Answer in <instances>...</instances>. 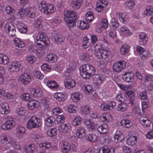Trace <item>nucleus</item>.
Here are the masks:
<instances>
[{"label": "nucleus", "mask_w": 153, "mask_h": 153, "mask_svg": "<svg viewBox=\"0 0 153 153\" xmlns=\"http://www.w3.org/2000/svg\"><path fill=\"white\" fill-rule=\"evenodd\" d=\"M57 130L55 128L50 129L47 131V134L50 137L56 136V134Z\"/></svg>", "instance_id": "49"}, {"label": "nucleus", "mask_w": 153, "mask_h": 153, "mask_svg": "<svg viewBox=\"0 0 153 153\" xmlns=\"http://www.w3.org/2000/svg\"><path fill=\"white\" fill-rule=\"evenodd\" d=\"M71 149L70 144L66 142H64L62 146V152L63 153H68Z\"/></svg>", "instance_id": "26"}, {"label": "nucleus", "mask_w": 153, "mask_h": 153, "mask_svg": "<svg viewBox=\"0 0 153 153\" xmlns=\"http://www.w3.org/2000/svg\"><path fill=\"white\" fill-rule=\"evenodd\" d=\"M38 41H40V42L37 43V44L40 48H45L47 46L49 43V40L48 38L46 36V35L42 32L39 33L37 36Z\"/></svg>", "instance_id": "6"}, {"label": "nucleus", "mask_w": 153, "mask_h": 153, "mask_svg": "<svg viewBox=\"0 0 153 153\" xmlns=\"http://www.w3.org/2000/svg\"><path fill=\"white\" fill-rule=\"evenodd\" d=\"M55 120L56 119L53 117H48L45 120V123L47 126H53L55 123Z\"/></svg>", "instance_id": "22"}, {"label": "nucleus", "mask_w": 153, "mask_h": 153, "mask_svg": "<svg viewBox=\"0 0 153 153\" xmlns=\"http://www.w3.org/2000/svg\"><path fill=\"white\" fill-rule=\"evenodd\" d=\"M39 103L35 100H30L28 103L27 107L30 110H33L35 108H38L39 106Z\"/></svg>", "instance_id": "21"}, {"label": "nucleus", "mask_w": 153, "mask_h": 153, "mask_svg": "<svg viewBox=\"0 0 153 153\" xmlns=\"http://www.w3.org/2000/svg\"><path fill=\"white\" fill-rule=\"evenodd\" d=\"M22 68L21 65L19 64L18 62H14L12 63L11 65H9V69L12 71H18L19 70Z\"/></svg>", "instance_id": "15"}, {"label": "nucleus", "mask_w": 153, "mask_h": 153, "mask_svg": "<svg viewBox=\"0 0 153 153\" xmlns=\"http://www.w3.org/2000/svg\"><path fill=\"white\" fill-rule=\"evenodd\" d=\"M97 3L103 6V7H106L108 5V2L107 0H99Z\"/></svg>", "instance_id": "61"}, {"label": "nucleus", "mask_w": 153, "mask_h": 153, "mask_svg": "<svg viewBox=\"0 0 153 153\" xmlns=\"http://www.w3.org/2000/svg\"><path fill=\"white\" fill-rule=\"evenodd\" d=\"M120 30L126 36H129L131 34L130 31L126 27H122L120 28Z\"/></svg>", "instance_id": "44"}, {"label": "nucleus", "mask_w": 153, "mask_h": 153, "mask_svg": "<svg viewBox=\"0 0 153 153\" xmlns=\"http://www.w3.org/2000/svg\"><path fill=\"white\" fill-rule=\"evenodd\" d=\"M64 19L69 27H74L77 20V14L74 11H65Z\"/></svg>", "instance_id": "3"}, {"label": "nucleus", "mask_w": 153, "mask_h": 153, "mask_svg": "<svg viewBox=\"0 0 153 153\" xmlns=\"http://www.w3.org/2000/svg\"><path fill=\"white\" fill-rule=\"evenodd\" d=\"M76 107L73 105H69L67 108V111L69 113H74L76 112Z\"/></svg>", "instance_id": "57"}, {"label": "nucleus", "mask_w": 153, "mask_h": 153, "mask_svg": "<svg viewBox=\"0 0 153 153\" xmlns=\"http://www.w3.org/2000/svg\"><path fill=\"white\" fill-rule=\"evenodd\" d=\"M55 42L58 44H60L63 42L64 39V36L59 33L56 34L54 36Z\"/></svg>", "instance_id": "28"}, {"label": "nucleus", "mask_w": 153, "mask_h": 153, "mask_svg": "<svg viewBox=\"0 0 153 153\" xmlns=\"http://www.w3.org/2000/svg\"><path fill=\"white\" fill-rule=\"evenodd\" d=\"M8 104L6 102H2L0 104V113L2 114H7L10 112Z\"/></svg>", "instance_id": "13"}, {"label": "nucleus", "mask_w": 153, "mask_h": 153, "mask_svg": "<svg viewBox=\"0 0 153 153\" xmlns=\"http://www.w3.org/2000/svg\"><path fill=\"white\" fill-rule=\"evenodd\" d=\"M54 97L59 101H63L66 98L65 95L62 93H56L54 94Z\"/></svg>", "instance_id": "29"}, {"label": "nucleus", "mask_w": 153, "mask_h": 153, "mask_svg": "<svg viewBox=\"0 0 153 153\" xmlns=\"http://www.w3.org/2000/svg\"><path fill=\"white\" fill-rule=\"evenodd\" d=\"M137 137H136L133 136L127 140L126 143L128 145L133 146L137 143Z\"/></svg>", "instance_id": "34"}, {"label": "nucleus", "mask_w": 153, "mask_h": 153, "mask_svg": "<svg viewBox=\"0 0 153 153\" xmlns=\"http://www.w3.org/2000/svg\"><path fill=\"white\" fill-rule=\"evenodd\" d=\"M105 8V7H103V6L97 2L95 9L97 11L99 12H101L104 10Z\"/></svg>", "instance_id": "64"}, {"label": "nucleus", "mask_w": 153, "mask_h": 153, "mask_svg": "<svg viewBox=\"0 0 153 153\" xmlns=\"http://www.w3.org/2000/svg\"><path fill=\"white\" fill-rule=\"evenodd\" d=\"M1 140L2 143L5 144L11 143L13 147L16 149L19 150L20 148V147L19 145L16 144L14 142L13 144L12 142H11L9 139L7 138V137L6 135H3L1 137Z\"/></svg>", "instance_id": "11"}, {"label": "nucleus", "mask_w": 153, "mask_h": 153, "mask_svg": "<svg viewBox=\"0 0 153 153\" xmlns=\"http://www.w3.org/2000/svg\"><path fill=\"white\" fill-rule=\"evenodd\" d=\"M115 148L111 147L108 149L107 145H104L101 147L99 151V153H114Z\"/></svg>", "instance_id": "17"}, {"label": "nucleus", "mask_w": 153, "mask_h": 153, "mask_svg": "<svg viewBox=\"0 0 153 153\" xmlns=\"http://www.w3.org/2000/svg\"><path fill=\"white\" fill-rule=\"evenodd\" d=\"M94 79L97 81V82L99 83L102 82L104 80L103 77L100 74H97L94 75L93 77Z\"/></svg>", "instance_id": "45"}, {"label": "nucleus", "mask_w": 153, "mask_h": 153, "mask_svg": "<svg viewBox=\"0 0 153 153\" xmlns=\"http://www.w3.org/2000/svg\"><path fill=\"white\" fill-rule=\"evenodd\" d=\"M135 4L134 1L132 0H127L125 3V6L129 9H132Z\"/></svg>", "instance_id": "41"}, {"label": "nucleus", "mask_w": 153, "mask_h": 153, "mask_svg": "<svg viewBox=\"0 0 153 153\" xmlns=\"http://www.w3.org/2000/svg\"><path fill=\"white\" fill-rule=\"evenodd\" d=\"M127 98V97L123 94H118L116 97L117 100L120 102H124Z\"/></svg>", "instance_id": "48"}, {"label": "nucleus", "mask_w": 153, "mask_h": 153, "mask_svg": "<svg viewBox=\"0 0 153 153\" xmlns=\"http://www.w3.org/2000/svg\"><path fill=\"white\" fill-rule=\"evenodd\" d=\"M100 26L101 28L106 29L108 26V20L106 19H103L101 22Z\"/></svg>", "instance_id": "55"}, {"label": "nucleus", "mask_w": 153, "mask_h": 153, "mask_svg": "<svg viewBox=\"0 0 153 153\" xmlns=\"http://www.w3.org/2000/svg\"><path fill=\"white\" fill-rule=\"evenodd\" d=\"M122 136V133L120 131H117L115 134L114 138L116 142H120L122 140L121 137Z\"/></svg>", "instance_id": "38"}, {"label": "nucleus", "mask_w": 153, "mask_h": 153, "mask_svg": "<svg viewBox=\"0 0 153 153\" xmlns=\"http://www.w3.org/2000/svg\"><path fill=\"white\" fill-rule=\"evenodd\" d=\"M36 148L35 144H31L25 148V151L27 153H33L35 151Z\"/></svg>", "instance_id": "30"}, {"label": "nucleus", "mask_w": 153, "mask_h": 153, "mask_svg": "<svg viewBox=\"0 0 153 153\" xmlns=\"http://www.w3.org/2000/svg\"><path fill=\"white\" fill-rule=\"evenodd\" d=\"M76 132V136L80 139L83 138L85 135L86 130L85 128L82 126L78 128Z\"/></svg>", "instance_id": "16"}, {"label": "nucleus", "mask_w": 153, "mask_h": 153, "mask_svg": "<svg viewBox=\"0 0 153 153\" xmlns=\"http://www.w3.org/2000/svg\"><path fill=\"white\" fill-rule=\"evenodd\" d=\"M85 137L86 140L89 142L94 143L97 140V136L93 133L88 134Z\"/></svg>", "instance_id": "20"}, {"label": "nucleus", "mask_w": 153, "mask_h": 153, "mask_svg": "<svg viewBox=\"0 0 153 153\" xmlns=\"http://www.w3.org/2000/svg\"><path fill=\"white\" fill-rule=\"evenodd\" d=\"M51 145L50 143H43L40 144V147L42 148L43 150H45L50 148Z\"/></svg>", "instance_id": "54"}, {"label": "nucleus", "mask_w": 153, "mask_h": 153, "mask_svg": "<svg viewBox=\"0 0 153 153\" xmlns=\"http://www.w3.org/2000/svg\"><path fill=\"white\" fill-rule=\"evenodd\" d=\"M83 1L82 0H74L71 3V7L74 9H78L82 5Z\"/></svg>", "instance_id": "19"}, {"label": "nucleus", "mask_w": 153, "mask_h": 153, "mask_svg": "<svg viewBox=\"0 0 153 153\" xmlns=\"http://www.w3.org/2000/svg\"><path fill=\"white\" fill-rule=\"evenodd\" d=\"M97 45L91 47V51L99 59H105L108 56L109 52L108 49L100 48Z\"/></svg>", "instance_id": "2"}, {"label": "nucleus", "mask_w": 153, "mask_h": 153, "mask_svg": "<svg viewBox=\"0 0 153 153\" xmlns=\"http://www.w3.org/2000/svg\"><path fill=\"white\" fill-rule=\"evenodd\" d=\"M139 44L140 45H143L146 44L148 39L145 33H141L139 35Z\"/></svg>", "instance_id": "24"}, {"label": "nucleus", "mask_w": 153, "mask_h": 153, "mask_svg": "<svg viewBox=\"0 0 153 153\" xmlns=\"http://www.w3.org/2000/svg\"><path fill=\"white\" fill-rule=\"evenodd\" d=\"M14 43L15 46L19 48H22L25 46V44L22 41H21L20 39L15 38L14 39Z\"/></svg>", "instance_id": "37"}, {"label": "nucleus", "mask_w": 153, "mask_h": 153, "mask_svg": "<svg viewBox=\"0 0 153 153\" xmlns=\"http://www.w3.org/2000/svg\"><path fill=\"white\" fill-rule=\"evenodd\" d=\"M126 63L125 61L119 60L113 64L112 68L115 72L120 73L126 68Z\"/></svg>", "instance_id": "7"}, {"label": "nucleus", "mask_w": 153, "mask_h": 153, "mask_svg": "<svg viewBox=\"0 0 153 153\" xmlns=\"http://www.w3.org/2000/svg\"><path fill=\"white\" fill-rule=\"evenodd\" d=\"M64 120L65 117L63 115L61 114L58 115L56 119V121L58 123H62L64 121Z\"/></svg>", "instance_id": "60"}, {"label": "nucleus", "mask_w": 153, "mask_h": 153, "mask_svg": "<svg viewBox=\"0 0 153 153\" xmlns=\"http://www.w3.org/2000/svg\"><path fill=\"white\" fill-rule=\"evenodd\" d=\"M27 8L24 9L21 8L19 10L18 15H19L21 18H23L27 15Z\"/></svg>", "instance_id": "40"}, {"label": "nucleus", "mask_w": 153, "mask_h": 153, "mask_svg": "<svg viewBox=\"0 0 153 153\" xmlns=\"http://www.w3.org/2000/svg\"><path fill=\"white\" fill-rule=\"evenodd\" d=\"M39 10L42 13L47 15H50L55 10V7L53 4H47L44 1H42L39 5Z\"/></svg>", "instance_id": "4"}, {"label": "nucleus", "mask_w": 153, "mask_h": 153, "mask_svg": "<svg viewBox=\"0 0 153 153\" xmlns=\"http://www.w3.org/2000/svg\"><path fill=\"white\" fill-rule=\"evenodd\" d=\"M79 23V26L82 29H87L89 27V25L86 23L85 22H81V21H78L77 23Z\"/></svg>", "instance_id": "52"}, {"label": "nucleus", "mask_w": 153, "mask_h": 153, "mask_svg": "<svg viewBox=\"0 0 153 153\" xmlns=\"http://www.w3.org/2000/svg\"><path fill=\"white\" fill-rule=\"evenodd\" d=\"M85 18L87 21L90 22H92L94 19L93 12L91 11L87 12L85 15Z\"/></svg>", "instance_id": "43"}, {"label": "nucleus", "mask_w": 153, "mask_h": 153, "mask_svg": "<svg viewBox=\"0 0 153 153\" xmlns=\"http://www.w3.org/2000/svg\"><path fill=\"white\" fill-rule=\"evenodd\" d=\"M120 123L123 127L127 128H129L132 125V122L127 119H123Z\"/></svg>", "instance_id": "25"}, {"label": "nucleus", "mask_w": 153, "mask_h": 153, "mask_svg": "<svg viewBox=\"0 0 153 153\" xmlns=\"http://www.w3.org/2000/svg\"><path fill=\"white\" fill-rule=\"evenodd\" d=\"M27 60L30 64H32L35 62L36 58L34 56L31 55H29L27 56Z\"/></svg>", "instance_id": "58"}, {"label": "nucleus", "mask_w": 153, "mask_h": 153, "mask_svg": "<svg viewBox=\"0 0 153 153\" xmlns=\"http://www.w3.org/2000/svg\"><path fill=\"white\" fill-rule=\"evenodd\" d=\"M80 74L83 78L89 79L91 76L94 75L95 69L91 65L86 64L79 68Z\"/></svg>", "instance_id": "1"}, {"label": "nucleus", "mask_w": 153, "mask_h": 153, "mask_svg": "<svg viewBox=\"0 0 153 153\" xmlns=\"http://www.w3.org/2000/svg\"><path fill=\"white\" fill-rule=\"evenodd\" d=\"M144 13L147 15H152L153 14V7L151 5L147 6Z\"/></svg>", "instance_id": "47"}, {"label": "nucleus", "mask_w": 153, "mask_h": 153, "mask_svg": "<svg viewBox=\"0 0 153 153\" xmlns=\"http://www.w3.org/2000/svg\"><path fill=\"white\" fill-rule=\"evenodd\" d=\"M5 31L9 35L11 36H14L16 34L15 27L11 23L6 24L4 26Z\"/></svg>", "instance_id": "9"}, {"label": "nucleus", "mask_w": 153, "mask_h": 153, "mask_svg": "<svg viewBox=\"0 0 153 153\" xmlns=\"http://www.w3.org/2000/svg\"><path fill=\"white\" fill-rule=\"evenodd\" d=\"M46 59L48 61L54 62L57 61V56L54 53H49L47 56Z\"/></svg>", "instance_id": "35"}, {"label": "nucleus", "mask_w": 153, "mask_h": 153, "mask_svg": "<svg viewBox=\"0 0 153 153\" xmlns=\"http://www.w3.org/2000/svg\"><path fill=\"white\" fill-rule=\"evenodd\" d=\"M42 125L41 120L36 116H33L28 121L27 124V127L29 129L38 128Z\"/></svg>", "instance_id": "5"}, {"label": "nucleus", "mask_w": 153, "mask_h": 153, "mask_svg": "<svg viewBox=\"0 0 153 153\" xmlns=\"http://www.w3.org/2000/svg\"><path fill=\"white\" fill-rule=\"evenodd\" d=\"M111 25L113 27V29H117L119 27V23L116 21L114 18H113L111 20Z\"/></svg>", "instance_id": "53"}, {"label": "nucleus", "mask_w": 153, "mask_h": 153, "mask_svg": "<svg viewBox=\"0 0 153 153\" xmlns=\"http://www.w3.org/2000/svg\"><path fill=\"white\" fill-rule=\"evenodd\" d=\"M82 119L80 116L75 117L71 122L72 125L74 126L80 125L82 123Z\"/></svg>", "instance_id": "31"}, {"label": "nucleus", "mask_w": 153, "mask_h": 153, "mask_svg": "<svg viewBox=\"0 0 153 153\" xmlns=\"http://www.w3.org/2000/svg\"><path fill=\"white\" fill-rule=\"evenodd\" d=\"M9 61L8 56L2 54H0V63L4 65L7 64Z\"/></svg>", "instance_id": "33"}, {"label": "nucleus", "mask_w": 153, "mask_h": 153, "mask_svg": "<svg viewBox=\"0 0 153 153\" xmlns=\"http://www.w3.org/2000/svg\"><path fill=\"white\" fill-rule=\"evenodd\" d=\"M47 86L51 88H57V83L54 81H48L47 82Z\"/></svg>", "instance_id": "50"}, {"label": "nucleus", "mask_w": 153, "mask_h": 153, "mask_svg": "<svg viewBox=\"0 0 153 153\" xmlns=\"http://www.w3.org/2000/svg\"><path fill=\"white\" fill-rule=\"evenodd\" d=\"M16 124V122L13 119L8 117L7 118V120L5 123L1 125V127L4 130H7L14 127Z\"/></svg>", "instance_id": "8"}, {"label": "nucleus", "mask_w": 153, "mask_h": 153, "mask_svg": "<svg viewBox=\"0 0 153 153\" xmlns=\"http://www.w3.org/2000/svg\"><path fill=\"white\" fill-rule=\"evenodd\" d=\"M33 92L34 96L37 97H40L42 93V89L38 87H36L33 90Z\"/></svg>", "instance_id": "46"}, {"label": "nucleus", "mask_w": 153, "mask_h": 153, "mask_svg": "<svg viewBox=\"0 0 153 153\" xmlns=\"http://www.w3.org/2000/svg\"><path fill=\"white\" fill-rule=\"evenodd\" d=\"M5 11L7 13L10 15H11L15 11L14 9L12 8L10 6H7L5 8Z\"/></svg>", "instance_id": "63"}, {"label": "nucleus", "mask_w": 153, "mask_h": 153, "mask_svg": "<svg viewBox=\"0 0 153 153\" xmlns=\"http://www.w3.org/2000/svg\"><path fill=\"white\" fill-rule=\"evenodd\" d=\"M134 75L132 72H126L122 76L123 80L127 82H132L134 81Z\"/></svg>", "instance_id": "12"}, {"label": "nucleus", "mask_w": 153, "mask_h": 153, "mask_svg": "<svg viewBox=\"0 0 153 153\" xmlns=\"http://www.w3.org/2000/svg\"><path fill=\"white\" fill-rule=\"evenodd\" d=\"M130 47L127 45H123L120 49V53L121 54L124 55L129 51Z\"/></svg>", "instance_id": "36"}, {"label": "nucleus", "mask_w": 153, "mask_h": 153, "mask_svg": "<svg viewBox=\"0 0 153 153\" xmlns=\"http://www.w3.org/2000/svg\"><path fill=\"white\" fill-rule=\"evenodd\" d=\"M75 80L70 78H67L64 81L65 87L68 89L73 88L75 86Z\"/></svg>", "instance_id": "14"}, {"label": "nucleus", "mask_w": 153, "mask_h": 153, "mask_svg": "<svg viewBox=\"0 0 153 153\" xmlns=\"http://www.w3.org/2000/svg\"><path fill=\"white\" fill-rule=\"evenodd\" d=\"M128 107L126 103H121L118 105L117 110L120 111H124L127 110Z\"/></svg>", "instance_id": "39"}, {"label": "nucleus", "mask_w": 153, "mask_h": 153, "mask_svg": "<svg viewBox=\"0 0 153 153\" xmlns=\"http://www.w3.org/2000/svg\"><path fill=\"white\" fill-rule=\"evenodd\" d=\"M31 78L27 73H25L19 76L18 80L22 84L25 85L29 84L31 81Z\"/></svg>", "instance_id": "10"}, {"label": "nucleus", "mask_w": 153, "mask_h": 153, "mask_svg": "<svg viewBox=\"0 0 153 153\" xmlns=\"http://www.w3.org/2000/svg\"><path fill=\"white\" fill-rule=\"evenodd\" d=\"M25 128L23 126H19L17 128L16 131L17 133L19 134H23L25 131Z\"/></svg>", "instance_id": "56"}, {"label": "nucleus", "mask_w": 153, "mask_h": 153, "mask_svg": "<svg viewBox=\"0 0 153 153\" xmlns=\"http://www.w3.org/2000/svg\"><path fill=\"white\" fill-rule=\"evenodd\" d=\"M52 112L54 114L58 116L61 114L62 112V111L59 108H56L53 109Z\"/></svg>", "instance_id": "62"}, {"label": "nucleus", "mask_w": 153, "mask_h": 153, "mask_svg": "<svg viewBox=\"0 0 153 153\" xmlns=\"http://www.w3.org/2000/svg\"><path fill=\"white\" fill-rule=\"evenodd\" d=\"M81 109L82 113L86 115L90 113V108L87 106L82 107Z\"/></svg>", "instance_id": "59"}, {"label": "nucleus", "mask_w": 153, "mask_h": 153, "mask_svg": "<svg viewBox=\"0 0 153 153\" xmlns=\"http://www.w3.org/2000/svg\"><path fill=\"white\" fill-rule=\"evenodd\" d=\"M139 120L143 126L146 128L149 127L151 123L150 121L146 120V118L143 117H140L139 119Z\"/></svg>", "instance_id": "32"}, {"label": "nucleus", "mask_w": 153, "mask_h": 153, "mask_svg": "<svg viewBox=\"0 0 153 153\" xmlns=\"http://www.w3.org/2000/svg\"><path fill=\"white\" fill-rule=\"evenodd\" d=\"M27 15L28 17L33 18L36 16V9L35 7H31L27 8Z\"/></svg>", "instance_id": "27"}, {"label": "nucleus", "mask_w": 153, "mask_h": 153, "mask_svg": "<svg viewBox=\"0 0 153 153\" xmlns=\"http://www.w3.org/2000/svg\"><path fill=\"white\" fill-rule=\"evenodd\" d=\"M70 129V126L68 124L61 123L58 126V130L61 132L66 133L68 132Z\"/></svg>", "instance_id": "23"}, {"label": "nucleus", "mask_w": 153, "mask_h": 153, "mask_svg": "<svg viewBox=\"0 0 153 153\" xmlns=\"http://www.w3.org/2000/svg\"><path fill=\"white\" fill-rule=\"evenodd\" d=\"M82 95L78 93H75L73 94L71 96L73 101L74 102H77L81 98Z\"/></svg>", "instance_id": "42"}, {"label": "nucleus", "mask_w": 153, "mask_h": 153, "mask_svg": "<svg viewBox=\"0 0 153 153\" xmlns=\"http://www.w3.org/2000/svg\"><path fill=\"white\" fill-rule=\"evenodd\" d=\"M97 131L101 134H105L108 131V125L104 123L99 126L97 128Z\"/></svg>", "instance_id": "18"}, {"label": "nucleus", "mask_w": 153, "mask_h": 153, "mask_svg": "<svg viewBox=\"0 0 153 153\" xmlns=\"http://www.w3.org/2000/svg\"><path fill=\"white\" fill-rule=\"evenodd\" d=\"M102 118H103V120L107 122L111 121L112 120L111 116L108 114H103L102 116L101 117V120H102Z\"/></svg>", "instance_id": "51"}]
</instances>
